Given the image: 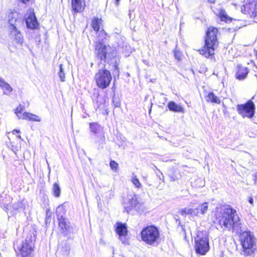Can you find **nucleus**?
<instances>
[{
    "label": "nucleus",
    "mask_w": 257,
    "mask_h": 257,
    "mask_svg": "<svg viewBox=\"0 0 257 257\" xmlns=\"http://www.w3.org/2000/svg\"><path fill=\"white\" fill-rule=\"evenodd\" d=\"M216 218L223 230H232L236 233H240V240L245 255H251L253 253L255 245L254 236L249 231L241 232V222L236 210L229 206H224L217 208Z\"/></svg>",
    "instance_id": "1"
},
{
    "label": "nucleus",
    "mask_w": 257,
    "mask_h": 257,
    "mask_svg": "<svg viewBox=\"0 0 257 257\" xmlns=\"http://www.w3.org/2000/svg\"><path fill=\"white\" fill-rule=\"evenodd\" d=\"M106 33L102 30L99 32L98 39L95 43L94 53L97 59L101 61L109 62V61L116 56V52L113 47L106 45L103 42L106 38Z\"/></svg>",
    "instance_id": "2"
},
{
    "label": "nucleus",
    "mask_w": 257,
    "mask_h": 257,
    "mask_svg": "<svg viewBox=\"0 0 257 257\" xmlns=\"http://www.w3.org/2000/svg\"><path fill=\"white\" fill-rule=\"evenodd\" d=\"M218 29L214 27H209L206 32L204 47L198 50L199 53L206 58H212L214 55L215 48L218 45L217 34Z\"/></svg>",
    "instance_id": "3"
},
{
    "label": "nucleus",
    "mask_w": 257,
    "mask_h": 257,
    "mask_svg": "<svg viewBox=\"0 0 257 257\" xmlns=\"http://www.w3.org/2000/svg\"><path fill=\"white\" fill-rule=\"evenodd\" d=\"M195 250L197 254L205 255L210 249L209 239L206 232L199 231L195 238Z\"/></svg>",
    "instance_id": "4"
},
{
    "label": "nucleus",
    "mask_w": 257,
    "mask_h": 257,
    "mask_svg": "<svg viewBox=\"0 0 257 257\" xmlns=\"http://www.w3.org/2000/svg\"><path fill=\"white\" fill-rule=\"evenodd\" d=\"M142 240L149 245H154L160 237V233L157 227L154 225L148 226L141 232Z\"/></svg>",
    "instance_id": "5"
},
{
    "label": "nucleus",
    "mask_w": 257,
    "mask_h": 257,
    "mask_svg": "<svg viewBox=\"0 0 257 257\" xmlns=\"http://www.w3.org/2000/svg\"><path fill=\"white\" fill-rule=\"evenodd\" d=\"M94 80L97 86L101 89L109 86L112 80L110 71L106 69H99L95 75Z\"/></svg>",
    "instance_id": "6"
},
{
    "label": "nucleus",
    "mask_w": 257,
    "mask_h": 257,
    "mask_svg": "<svg viewBox=\"0 0 257 257\" xmlns=\"http://www.w3.org/2000/svg\"><path fill=\"white\" fill-rule=\"evenodd\" d=\"M15 249L22 257H31L33 251L34 243L31 237H27L20 243H15Z\"/></svg>",
    "instance_id": "7"
},
{
    "label": "nucleus",
    "mask_w": 257,
    "mask_h": 257,
    "mask_svg": "<svg viewBox=\"0 0 257 257\" xmlns=\"http://www.w3.org/2000/svg\"><path fill=\"white\" fill-rule=\"evenodd\" d=\"M236 110L238 114L243 118H251L255 113V106L253 101L250 99L244 104H238Z\"/></svg>",
    "instance_id": "8"
},
{
    "label": "nucleus",
    "mask_w": 257,
    "mask_h": 257,
    "mask_svg": "<svg viewBox=\"0 0 257 257\" xmlns=\"http://www.w3.org/2000/svg\"><path fill=\"white\" fill-rule=\"evenodd\" d=\"M115 231L118 235L119 239L121 242L125 244H128V241L127 238V229L125 223L117 222L115 225Z\"/></svg>",
    "instance_id": "9"
},
{
    "label": "nucleus",
    "mask_w": 257,
    "mask_h": 257,
    "mask_svg": "<svg viewBox=\"0 0 257 257\" xmlns=\"http://www.w3.org/2000/svg\"><path fill=\"white\" fill-rule=\"evenodd\" d=\"M241 12L251 18L257 17V2L253 1L246 3L241 8Z\"/></svg>",
    "instance_id": "10"
},
{
    "label": "nucleus",
    "mask_w": 257,
    "mask_h": 257,
    "mask_svg": "<svg viewBox=\"0 0 257 257\" xmlns=\"http://www.w3.org/2000/svg\"><path fill=\"white\" fill-rule=\"evenodd\" d=\"M8 22L10 25V30L18 28L22 24V19L17 12H12L8 15Z\"/></svg>",
    "instance_id": "11"
},
{
    "label": "nucleus",
    "mask_w": 257,
    "mask_h": 257,
    "mask_svg": "<svg viewBox=\"0 0 257 257\" xmlns=\"http://www.w3.org/2000/svg\"><path fill=\"white\" fill-rule=\"evenodd\" d=\"M25 22L27 27L31 29H36L38 28L39 23L34 12L29 13L25 18Z\"/></svg>",
    "instance_id": "12"
},
{
    "label": "nucleus",
    "mask_w": 257,
    "mask_h": 257,
    "mask_svg": "<svg viewBox=\"0 0 257 257\" xmlns=\"http://www.w3.org/2000/svg\"><path fill=\"white\" fill-rule=\"evenodd\" d=\"M59 222V226L62 229L63 233L66 235L68 232H70L71 229L70 223L69 220L65 217L57 218Z\"/></svg>",
    "instance_id": "13"
},
{
    "label": "nucleus",
    "mask_w": 257,
    "mask_h": 257,
    "mask_svg": "<svg viewBox=\"0 0 257 257\" xmlns=\"http://www.w3.org/2000/svg\"><path fill=\"white\" fill-rule=\"evenodd\" d=\"M71 6L75 13H79L84 9L85 2L84 0H71Z\"/></svg>",
    "instance_id": "14"
},
{
    "label": "nucleus",
    "mask_w": 257,
    "mask_h": 257,
    "mask_svg": "<svg viewBox=\"0 0 257 257\" xmlns=\"http://www.w3.org/2000/svg\"><path fill=\"white\" fill-rule=\"evenodd\" d=\"M10 35L18 44L22 45L24 42V37L18 28L10 30Z\"/></svg>",
    "instance_id": "15"
},
{
    "label": "nucleus",
    "mask_w": 257,
    "mask_h": 257,
    "mask_svg": "<svg viewBox=\"0 0 257 257\" xmlns=\"http://www.w3.org/2000/svg\"><path fill=\"white\" fill-rule=\"evenodd\" d=\"M248 73V70L246 67L238 65L235 77L238 80H243L246 78Z\"/></svg>",
    "instance_id": "16"
},
{
    "label": "nucleus",
    "mask_w": 257,
    "mask_h": 257,
    "mask_svg": "<svg viewBox=\"0 0 257 257\" xmlns=\"http://www.w3.org/2000/svg\"><path fill=\"white\" fill-rule=\"evenodd\" d=\"M168 107L169 109L173 112H184V108L179 104H177L174 101H171L168 103Z\"/></svg>",
    "instance_id": "17"
},
{
    "label": "nucleus",
    "mask_w": 257,
    "mask_h": 257,
    "mask_svg": "<svg viewBox=\"0 0 257 257\" xmlns=\"http://www.w3.org/2000/svg\"><path fill=\"white\" fill-rule=\"evenodd\" d=\"M0 87L4 89L3 93L6 95H9L13 90L11 85L1 77H0Z\"/></svg>",
    "instance_id": "18"
},
{
    "label": "nucleus",
    "mask_w": 257,
    "mask_h": 257,
    "mask_svg": "<svg viewBox=\"0 0 257 257\" xmlns=\"http://www.w3.org/2000/svg\"><path fill=\"white\" fill-rule=\"evenodd\" d=\"M181 214L183 216L191 215L192 216H199V212L195 208H185L181 210Z\"/></svg>",
    "instance_id": "19"
},
{
    "label": "nucleus",
    "mask_w": 257,
    "mask_h": 257,
    "mask_svg": "<svg viewBox=\"0 0 257 257\" xmlns=\"http://www.w3.org/2000/svg\"><path fill=\"white\" fill-rule=\"evenodd\" d=\"M139 201L137 199V196L134 195L128 201V206L124 205L125 210L128 213V212L135 208Z\"/></svg>",
    "instance_id": "20"
},
{
    "label": "nucleus",
    "mask_w": 257,
    "mask_h": 257,
    "mask_svg": "<svg viewBox=\"0 0 257 257\" xmlns=\"http://www.w3.org/2000/svg\"><path fill=\"white\" fill-rule=\"evenodd\" d=\"M22 117L23 119H28L30 121L38 122H40L41 121V118L39 116L27 112L23 113V116Z\"/></svg>",
    "instance_id": "21"
},
{
    "label": "nucleus",
    "mask_w": 257,
    "mask_h": 257,
    "mask_svg": "<svg viewBox=\"0 0 257 257\" xmlns=\"http://www.w3.org/2000/svg\"><path fill=\"white\" fill-rule=\"evenodd\" d=\"M102 23V20L101 19L94 18L91 23V26L93 29L95 31L98 32L99 31L100 27Z\"/></svg>",
    "instance_id": "22"
},
{
    "label": "nucleus",
    "mask_w": 257,
    "mask_h": 257,
    "mask_svg": "<svg viewBox=\"0 0 257 257\" xmlns=\"http://www.w3.org/2000/svg\"><path fill=\"white\" fill-rule=\"evenodd\" d=\"M206 100L207 102H211L217 104L220 103V99L213 92H209L208 94L206 96Z\"/></svg>",
    "instance_id": "23"
},
{
    "label": "nucleus",
    "mask_w": 257,
    "mask_h": 257,
    "mask_svg": "<svg viewBox=\"0 0 257 257\" xmlns=\"http://www.w3.org/2000/svg\"><path fill=\"white\" fill-rule=\"evenodd\" d=\"M195 209L199 212V215H204L208 209V203L206 202H203L198 206L197 208H195Z\"/></svg>",
    "instance_id": "24"
},
{
    "label": "nucleus",
    "mask_w": 257,
    "mask_h": 257,
    "mask_svg": "<svg viewBox=\"0 0 257 257\" xmlns=\"http://www.w3.org/2000/svg\"><path fill=\"white\" fill-rule=\"evenodd\" d=\"M90 129L92 132L95 134H97L101 131L102 127L97 123L92 122L90 123Z\"/></svg>",
    "instance_id": "25"
},
{
    "label": "nucleus",
    "mask_w": 257,
    "mask_h": 257,
    "mask_svg": "<svg viewBox=\"0 0 257 257\" xmlns=\"http://www.w3.org/2000/svg\"><path fill=\"white\" fill-rule=\"evenodd\" d=\"M66 213V210L64 208V205L59 206L56 209V215L57 218L65 217L64 215Z\"/></svg>",
    "instance_id": "26"
},
{
    "label": "nucleus",
    "mask_w": 257,
    "mask_h": 257,
    "mask_svg": "<svg viewBox=\"0 0 257 257\" xmlns=\"http://www.w3.org/2000/svg\"><path fill=\"white\" fill-rule=\"evenodd\" d=\"M52 192L53 195L56 197H59L61 194V188L59 185L57 183H54L52 187Z\"/></svg>",
    "instance_id": "27"
},
{
    "label": "nucleus",
    "mask_w": 257,
    "mask_h": 257,
    "mask_svg": "<svg viewBox=\"0 0 257 257\" xmlns=\"http://www.w3.org/2000/svg\"><path fill=\"white\" fill-rule=\"evenodd\" d=\"M134 209L137 211L138 213H142L145 211V207L143 203L139 201Z\"/></svg>",
    "instance_id": "28"
},
{
    "label": "nucleus",
    "mask_w": 257,
    "mask_h": 257,
    "mask_svg": "<svg viewBox=\"0 0 257 257\" xmlns=\"http://www.w3.org/2000/svg\"><path fill=\"white\" fill-rule=\"evenodd\" d=\"M24 109V106L20 104L19 106L15 110V113L19 119H22V117H21L23 116V113H22V111Z\"/></svg>",
    "instance_id": "29"
},
{
    "label": "nucleus",
    "mask_w": 257,
    "mask_h": 257,
    "mask_svg": "<svg viewBox=\"0 0 257 257\" xmlns=\"http://www.w3.org/2000/svg\"><path fill=\"white\" fill-rule=\"evenodd\" d=\"M63 65L62 64L60 65V70L58 72V75L60 79L62 82H64L65 80V73L64 72Z\"/></svg>",
    "instance_id": "30"
},
{
    "label": "nucleus",
    "mask_w": 257,
    "mask_h": 257,
    "mask_svg": "<svg viewBox=\"0 0 257 257\" xmlns=\"http://www.w3.org/2000/svg\"><path fill=\"white\" fill-rule=\"evenodd\" d=\"M132 182L133 184L138 188H141L142 187L141 183L140 182L139 180L137 178L136 176H134L132 177Z\"/></svg>",
    "instance_id": "31"
},
{
    "label": "nucleus",
    "mask_w": 257,
    "mask_h": 257,
    "mask_svg": "<svg viewBox=\"0 0 257 257\" xmlns=\"http://www.w3.org/2000/svg\"><path fill=\"white\" fill-rule=\"evenodd\" d=\"M219 16L220 18L221 21H224L226 22L227 16L225 11L220 10L219 13Z\"/></svg>",
    "instance_id": "32"
},
{
    "label": "nucleus",
    "mask_w": 257,
    "mask_h": 257,
    "mask_svg": "<svg viewBox=\"0 0 257 257\" xmlns=\"http://www.w3.org/2000/svg\"><path fill=\"white\" fill-rule=\"evenodd\" d=\"M110 167L112 170L116 171L118 168V164L114 161L111 160L110 162Z\"/></svg>",
    "instance_id": "33"
},
{
    "label": "nucleus",
    "mask_w": 257,
    "mask_h": 257,
    "mask_svg": "<svg viewBox=\"0 0 257 257\" xmlns=\"http://www.w3.org/2000/svg\"><path fill=\"white\" fill-rule=\"evenodd\" d=\"M112 102L113 105L116 107H119L120 106V102H119L118 99L116 97H113Z\"/></svg>",
    "instance_id": "34"
},
{
    "label": "nucleus",
    "mask_w": 257,
    "mask_h": 257,
    "mask_svg": "<svg viewBox=\"0 0 257 257\" xmlns=\"http://www.w3.org/2000/svg\"><path fill=\"white\" fill-rule=\"evenodd\" d=\"M174 56L176 59L177 60H180L181 58V52H179L178 51H174Z\"/></svg>",
    "instance_id": "35"
},
{
    "label": "nucleus",
    "mask_w": 257,
    "mask_h": 257,
    "mask_svg": "<svg viewBox=\"0 0 257 257\" xmlns=\"http://www.w3.org/2000/svg\"><path fill=\"white\" fill-rule=\"evenodd\" d=\"M254 183L255 185L257 186V172L254 175Z\"/></svg>",
    "instance_id": "36"
},
{
    "label": "nucleus",
    "mask_w": 257,
    "mask_h": 257,
    "mask_svg": "<svg viewBox=\"0 0 257 257\" xmlns=\"http://www.w3.org/2000/svg\"><path fill=\"white\" fill-rule=\"evenodd\" d=\"M100 141H101L102 144L104 142L105 138H104V136H103L102 135H101L100 136Z\"/></svg>",
    "instance_id": "37"
},
{
    "label": "nucleus",
    "mask_w": 257,
    "mask_h": 257,
    "mask_svg": "<svg viewBox=\"0 0 257 257\" xmlns=\"http://www.w3.org/2000/svg\"><path fill=\"white\" fill-rule=\"evenodd\" d=\"M114 66H115V69H116L114 71V72L115 73L117 74V75H118V74H119V70H118V68L117 67V65L116 64H114Z\"/></svg>",
    "instance_id": "38"
},
{
    "label": "nucleus",
    "mask_w": 257,
    "mask_h": 257,
    "mask_svg": "<svg viewBox=\"0 0 257 257\" xmlns=\"http://www.w3.org/2000/svg\"><path fill=\"white\" fill-rule=\"evenodd\" d=\"M248 202L250 204H251V205L253 204V199L251 198V197H250L249 199H248Z\"/></svg>",
    "instance_id": "39"
},
{
    "label": "nucleus",
    "mask_w": 257,
    "mask_h": 257,
    "mask_svg": "<svg viewBox=\"0 0 257 257\" xmlns=\"http://www.w3.org/2000/svg\"><path fill=\"white\" fill-rule=\"evenodd\" d=\"M8 207H9V204H7L6 206H4V210H5V211L7 212V211H8V209H9Z\"/></svg>",
    "instance_id": "40"
},
{
    "label": "nucleus",
    "mask_w": 257,
    "mask_h": 257,
    "mask_svg": "<svg viewBox=\"0 0 257 257\" xmlns=\"http://www.w3.org/2000/svg\"><path fill=\"white\" fill-rule=\"evenodd\" d=\"M115 1V4L116 6H118L119 5V2L120 0H114Z\"/></svg>",
    "instance_id": "41"
},
{
    "label": "nucleus",
    "mask_w": 257,
    "mask_h": 257,
    "mask_svg": "<svg viewBox=\"0 0 257 257\" xmlns=\"http://www.w3.org/2000/svg\"><path fill=\"white\" fill-rule=\"evenodd\" d=\"M23 3L26 4L29 0H20Z\"/></svg>",
    "instance_id": "42"
},
{
    "label": "nucleus",
    "mask_w": 257,
    "mask_h": 257,
    "mask_svg": "<svg viewBox=\"0 0 257 257\" xmlns=\"http://www.w3.org/2000/svg\"><path fill=\"white\" fill-rule=\"evenodd\" d=\"M14 132L20 133V131L19 130H15L13 131V133H14Z\"/></svg>",
    "instance_id": "43"
},
{
    "label": "nucleus",
    "mask_w": 257,
    "mask_h": 257,
    "mask_svg": "<svg viewBox=\"0 0 257 257\" xmlns=\"http://www.w3.org/2000/svg\"><path fill=\"white\" fill-rule=\"evenodd\" d=\"M69 253V248L68 249L66 250V254H68Z\"/></svg>",
    "instance_id": "44"
},
{
    "label": "nucleus",
    "mask_w": 257,
    "mask_h": 257,
    "mask_svg": "<svg viewBox=\"0 0 257 257\" xmlns=\"http://www.w3.org/2000/svg\"><path fill=\"white\" fill-rule=\"evenodd\" d=\"M171 180L172 181H175V178H174L173 177H171Z\"/></svg>",
    "instance_id": "45"
},
{
    "label": "nucleus",
    "mask_w": 257,
    "mask_h": 257,
    "mask_svg": "<svg viewBox=\"0 0 257 257\" xmlns=\"http://www.w3.org/2000/svg\"><path fill=\"white\" fill-rule=\"evenodd\" d=\"M210 3H213L215 2V0H208Z\"/></svg>",
    "instance_id": "46"
},
{
    "label": "nucleus",
    "mask_w": 257,
    "mask_h": 257,
    "mask_svg": "<svg viewBox=\"0 0 257 257\" xmlns=\"http://www.w3.org/2000/svg\"><path fill=\"white\" fill-rule=\"evenodd\" d=\"M18 138H20V139H21V136H18Z\"/></svg>",
    "instance_id": "47"
},
{
    "label": "nucleus",
    "mask_w": 257,
    "mask_h": 257,
    "mask_svg": "<svg viewBox=\"0 0 257 257\" xmlns=\"http://www.w3.org/2000/svg\"><path fill=\"white\" fill-rule=\"evenodd\" d=\"M161 175L162 176V177L164 178V177L163 176V174H161Z\"/></svg>",
    "instance_id": "48"
},
{
    "label": "nucleus",
    "mask_w": 257,
    "mask_h": 257,
    "mask_svg": "<svg viewBox=\"0 0 257 257\" xmlns=\"http://www.w3.org/2000/svg\"><path fill=\"white\" fill-rule=\"evenodd\" d=\"M256 58H257V53H256Z\"/></svg>",
    "instance_id": "49"
}]
</instances>
